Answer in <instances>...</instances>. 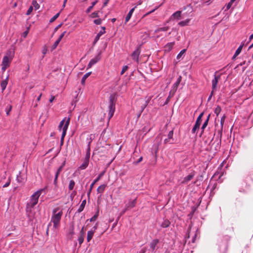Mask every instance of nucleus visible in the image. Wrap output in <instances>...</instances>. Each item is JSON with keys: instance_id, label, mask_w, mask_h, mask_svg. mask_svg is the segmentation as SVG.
<instances>
[{"instance_id": "obj_43", "label": "nucleus", "mask_w": 253, "mask_h": 253, "mask_svg": "<svg viewBox=\"0 0 253 253\" xmlns=\"http://www.w3.org/2000/svg\"><path fill=\"white\" fill-rule=\"evenodd\" d=\"M60 42V41L59 40H58V39L54 43V44H53V45L51 47L52 50H54L56 48V47L58 45Z\"/></svg>"}, {"instance_id": "obj_55", "label": "nucleus", "mask_w": 253, "mask_h": 253, "mask_svg": "<svg viewBox=\"0 0 253 253\" xmlns=\"http://www.w3.org/2000/svg\"><path fill=\"white\" fill-rule=\"evenodd\" d=\"M89 158H90V157L85 156L84 159V161L88 165L89 161Z\"/></svg>"}, {"instance_id": "obj_60", "label": "nucleus", "mask_w": 253, "mask_h": 253, "mask_svg": "<svg viewBox=\"0 0 253 253\" xmlns=\"http://www.w3.org/2000/svg\"><path fill=\"white\" fill-rule=\"evenodd\" d=\"M127 209L128 208L125 207V208L124 210H123L121 212L120 215H122L123 214H124Z\"/></svg>"}, {"instance_id": "obj_37", "label": "nucleus", "mask_w": 253, "mask_h": 253, "mask_svg": "<svg viewBox=\"0 0 253 253\" xmlns=\"http://www.w3.org/2000/svg\"><path fill=\"white\" fill-rule=\"evenodd\" d=\"M221 108L219 106H217L214 110V113L217 116H218L219 114L221 112Z\"/></svg>"}, {"instance_id": "obj_25", "label": "nucleus", "mask_w": 253, "mask_h": 253, "mask_svg": "<svg viewBox=\"0 0 253 253\" xmlns=\"http://www.w3.org/2000/svg\"><path fill=\"white\" fill-rule=\"evenodd\" d=\"M244 45V43H242V44L240 45V46L237 48L236 51H235V56H237L241 52L242 48L243 46Z\"/></svg>"}, {"instance_id": "obj_13", "label": "nucleus", "mask_w": 253, "mask_h": 253, "mask_svg": "<svg viewBox=\"0 0 253 253\" xmlns=\"http://www.w3.org/2000/svg\"><path fill=\"white\" fill-rule=\"evenodd\" d=\"M65 162H64L62 165L58 169L56 173H55V178H54V183H56V180L58 178V175H59L60 173L61 172V171L62 170V169L65 165Z\"/></svg>"}, {"instance_id": "obj_15", "label": "nucleus", "mask_w": 253, "mask_h": 253, "mask_svg": "<svg viewBox=\"0 0 253 253\" xmlns=\"http://www.w3.org/2000/svg\"><path fill=\"white\" fill-rule=\"evenodd\" d=\"M74 234V227L72 225L70 229H69V232L68 233V238L70 240H72L73 238V236Z\"/></svg>"}, {"instance_id": "obj_4", "label": "nucleus", "mask_w": 253, "mask_h": 253, "mask_svg": "<svg viewBox=\"0 0 253 253\" xmlns=\"http://www.w3.org/2000/svg\"><path fill=\"white\" fill-rule=\"evenodd\" d=\"M10 60L11 59L7 56H5L3 57L1 64L2 70L3 71H5L6 69L9 66Z\"/></svg>"}, {"instance_id": "obj_31", "label": "nucleus", "mask_w": 253, "mask_h": 253, "mask_svg": "<svg viewBox=\"0 0 253 253\" xmlns=\"http://www.w3.org/2000/svg\"><path fill=\"white\" fill-rule=\"evenodd\" d=\"M200 125L195 123L194 126L192 129V133H195L197 129H199Z\"/></svg>"}, {"instance_id": "obj_30", "label": "nucleus", "mask_w": 253, "mask_h": 253, "mask_svg": "<svg viewBox=\"0 0 253 253\" xmlns=\"http://www.w3.org/2000/svg\"><path fill=\"white\" fill-rule=\"evenodd\" d=\"M10 181L9 179L7 180V181L5 184H3L2 182H0V188H1V187L5 188V187H7L10 184Z\"/></svg>"}, {"instance_id": "obj_6", "label": "nucleus", "mask_w": 253, "mask_h": 253, "mask_svg": "<svg viewBox=\"0 0 253 253\" xmlns=\"http://www.w3.org/2000/svg\"><path fill=\"white\" fill-rule=\"evenodd\" d=\"M141 50L140 46L137 48L131 54L132 59L135 60L137 62H138L139 56Z\"/></svg>"}, {"instance_id": "obj_64", "label": "nucleus", "mask_w": 253, "mask_h": 253, "mask_svg": "<svg viewBox=\"0 0 253 253\" xmlns=\"http://www.w3.org/2000/svg\"><path fill=\"white\" fill-rule=\"evenodd\" d=\"M54 99H55V97L53 95H51L50 97V98L49 99V102H52L53 101V100H54Z\"/></svg>"}, {"instance_id": "obj_1", "label": "nucleus", "mask_w": 253, "mask_h": 253, "mask_svg": "<svg viewBox=\"0 0 253 253\" xmlns=\"http://www.w3.org/2000/svg\"><path fill=\"white\" fill-rule=\"evenodd\" d=\"M63 212L59 208H56L53 209L51 221L53 223V227L55 229L59 226L61 218L62 216Z\"/></svg>"}, {"instance_id": "obj_24", "label": "nucleus", "mask_w": 253, "mask_h": 253, "mask_svg": "<svg viewBox=\"0 0 253 253\" xmlns=\"http://www.w3.org/2000/svg\"><path fill=\"white\" fill-rule=\"evenodd\" d=\"M86 204V201L85 200H84L82 204H81L79 208L78 209V212H81V211H82L84 208V206H85V205Z\"/></svg>"}, {"instance_id": "obj_32", "label": "nucleus", "mask_w": 253, "mask_h": 253, "mask_svg": "<svg viewBox=\"0 0 253 253\" xmlns=\"http://www.w3.org/2000/svg\"><path fill=\"white\" fill-rule=\"evenodd\" d=\"M169 29V27H162V28H158V29L155 30V32L157 33L160 31H167V30H168Z\"/></svg>"}, {"instance_id": "obj_49", "label": "nucleus", "mask_w": 253, "mask_h": 253, "mask_svg": "<svg viewBox=\"0 0 253 253\" xmlns=\"http://www.w3.org/2000/svg\"><path fill=\"white\" fill-rule=\"evenodd\" d=\"M128 67L127 66H124L122 69L121 74L123 75L124 73L127 70Z\"/></svg>"}, {"instance_id": "obj_59", "label": "nucleus", "mask_w": 253, "mask_h": 253, "mask_svg": "<svg viewBox=\"0 0 253 253\" xmlns=\"http://www.w3.org/2000/svg\"><path fill=\"white\" fill-rule=\"evenodd\" d=\"M233 3H230V1L226 5V10H228L230 8L232 5Z\"/></svg>"}, {"instance_id": "obj_63", "label": "nucleus", "mask_w": 253, "mask_h": 253, "mask_svg": "<svg viewBox=\"0 0 253 253\" xmlns=\"http://www.w3.org/2000/svg\"><path fill=\"white\" fill-rule=\"evenodd\" d=\"M96 219V216H93L90 219V222L95 221Z\"/></svg>"}, {"instance_id": "obj_62", "label": "nucleus", "mask_w": 253, "mask_h": 253, "mask_svg": "<svg viewBox=\"0 0 253 253\" xmlns=\"http://www.w3.org/2000/svg\"><path fill=\"white\" fill-rule=\"evenodd\" d=\"M213 91H214V90H212L211 91L210 96H209L208 99V101H209L211 99V97H212V95L213 94Z\"/></svg>"}, {"instance_id": "obj_14", "label": "nucleus", "mask_w": 253, "mask_h": 253, "mask_svg": "<svg viewBox=\"0 0 253 253\" xmlns=\"http://www.w3.org/2000/svg\"><path fill=\"white\" fill-rule=\"evenodd\" d=\"M8 77H7L6 78L5 80H3L0 83V87L1 88L2 92L4 91V90L5 89L7 86L8 83Z\"/></svg>"}, {"instance_id": "obj_9", "label": "nucleus", "mask_w": 253, "mask_h": 253, "mask_svg": "<svg viewBox=\"0 0 253 253\" xmlns=\"http://www.w3.org/2000/svg\"><path fill=\"white\" fill-rule=\"evenodd\" d=\"M220 76L219 75L216 76L214 75V78L212 81V90H215L217 87V84L218 82L219 79H220Z\"/></svg>"}, {"instance_id": "obj_29", "label": "nucleus", "mask_w": 253, "mask_h": 253, "mask_svg": "<svg viewBox=\"0 0 253 253\" xmlns=\"http://www.w3.org/2000/svg\"><path fill=\"white\" fill-rule=\"evenodd\" d=\"M208 123V119H206V120L205 121L201 127V134L204 132V129L207 126Z\"/></svg>"}, {"instance_id": "obj_17", "label": "nucleus", "mask_w": 253, "mask_h": 253, "mask_svg": "<svg viewBox=\"0 0 253 253\" xmlns=\"http://www.w3.org/2000/svg\"><path fill=\"white\" fill-rule=\"evenodd\" d=\"M136 6H135L134 7L132 8V9H131L130 10V11H129L128 13L127 14V15H126V19H125V23H126V22H127L130 19L131 16H132V14L135 9V8H136Z\"/></svg>"}, {"instance_id": "obj_50", "label": "nucleus", "mask_w": 253, "mask_h": 253, "mask_svg": "<svg viewBox=\"0 0 253 253\" xmlns=\"http://www.w3.org/2000/svg\"><path fill=\"white\" fill-rule=\"evenodd\" d=\"M106 187V184H103L101 185H100L97 189V190H103Z\"/></svg>"}, {"instance_id": "obj_26", "label": "nucleus", "mask_w": 253, "mask_h": 253, "mask_svg": "<svg viewBox=\"0 0 253 253\" xmlns=\"http://www.w3.org/2000/svg\"><path fill=\"white\" fill-rule=\"evenodd\" d=\"M203 115H204V112L201 113L199 115L198 117L197 118L195 123L201 125V122H202V118Z\"/></svg>"}, {"instance_id": "obj_34", "label": "nucleus", "mask_w": 253, "mask_h": 253, "mask_svg": "<svg viewBox=\"0 0 253 253\" xmlns=\"http://www.w3.org/2000/svg\"><path fill=\"white\" fill-rule=\"evenodd\" d=\"M32 5H33V7H34L35 10L38 9L40 7V5L37 2L36 0H33L32 1Z\"/></svg>"}, {"instance_id": "obj_61", "label": "nucleus", "mask_w": 253, "mask_h": 253, "mask_svg": "<svg viewBox=\"0 0 253 253\" xmlns=\"http://www.w3.org/2000/svg\"><path fill=\"white\" fill-rule=\"evenodd\" d=\"M62 25V23H61L59 24L58 26H57L55 29H54V32H56L59 28H60Z\"/></svg>"}, {"instance_id": "obj_12", "label": "nucleus", "mask_w": 253, "mask_h": 253, "mask_svg": "<svg viewBox=\"0 0 253 253\" xmlns=\"http://www.w3.org/2000/svg\"><path fill=\"white\" fill-rule=\"evenodd\" d=\"M181 79H182L181 76H179V77L177 79L176 82L173 84V91L172 94V95H173L174 94L175 91H176V90L177 89V87H178V86L179 85L180 82L181 81Z\"/></svg>"}, {"instance_id": "obj_21", "label": "nucleus", "mask_w": 253, "mask_h": 253, "mask_svg": "<svg viewBox=\"0 0 253 253\" xmlns=\"http://www.w3.org/2000/svg\"><path fill=\"white\" fill-rule=\"evenodd\" d=\"M212 192L213 191H211L210 193H208L207 194V195H206V191H205L204 193V194L203 195L202 197H200V198L201 199V200H204L205 201H207L206 200V198L207 197H208L209 198H210L211 196L212 195Z\"/></svg>"}, {"instance_id": "obj_8", "label": "nucleus", "mask_w": 253, "mask_h": 253, "mask_svg": "<svg viewBox=\"0 0 253 253\" xmlns=\"http://www.w3.org/2000/svg\"><path fill=\"white\" fill-rule=\"evenodd\" d=\"M100 54H99L90 61L88 64L87 68H91L92 66H93L94 64H96L97 62H98L100 60Z\"/></svg>"}, {"instance_id": "obj_11", "label": "nucleus", "mask_w": 253, "mask_h": 253, "mask_svg": "<svg viewBox=\"0 0 253 253\" xmlns=\"http://www.w3.org/2000/svg\"><path fill=\"white\" fill-rule=\"evenodd\" d=\"M181 13H182L181 11H179V10L175 12H174L172 15L171 16L173 17L174 19H175L176 20H180V19L184 18V17L183 16V15H182Z\"/></svg>"}, {"instance_id": "obj_58", "label": "nucleus", "mask_w": 253, "mask_h": 253, "mask_svg": "<svg viewBox=\"0 0 253 253\" xmlns=\"http://www.w3.org/2000/svg\"><path fill=\"white\" fill-rule=\"evenodd\" d=\"M97 226H98V223H96V224L92 227V228L90 230L93 231V232H95V230L97 228Z\"/></svg>"}, {"instance_id": "obj_19", "label": "nucleus", "mask_w": 253, "mask_h": 253, "mask_svg": "<svg viewBox=\"0 0 253 253\" xmlns=\"http://www.w3.org/2000/svg\"><path fill=\"white\" fill-rule=\"evenodd\" d=\"M105 33V31H100L98 34L97 35H96V37L95 38V39L93 41V44L94 45L97 42V41L99 40L100 37L103 35L104 34V33Z\"/></svg>"}, {"instance_id": "obj_33", "label": "nucleus", "mask_w": 253, "mask_h": 253, "mask_svg": "<svg viewBox=\"0 0 253 253\" xmlns=\"http://www.w3.org/2000/svg\"><path fill=\"white\" fill-rule=\"evenodd\" d=\"M75 183L73 180H70L69 184V190H73L74 187Z\"/></svg>"}, {"instance_id": "obj_10", "label": "nucleus", "mask_w": 253, "mask_h": 253, "mask_svg": "<svg viewBox=\"0 0 253 253\" xmlns=\"http://www.w3.org/2000/svg\"><path fill=\"white\" fill-rule=\"evenodd\" d=\"M69 123H70V118H68L66 120L65 124L64 125V126L63 127V131H62V136H61L62 137H64L66 135V131H67L68 127L69 126Z\"/></svg>"}, {"instance_id": "obj_41", "label": "nucleus", "mask_w": 253, "mask_h": 253, "mask_svg": "<svg viewBox=\"0 0 253 253\" xmlns=\"http://www.w3.org/2000/svg\"><path fill=\"white\" fill-rule=\"evenodd\" d=\"M90 142H89L88 144V147H87V151H86V155H85V156H87L88 157H90Z\"/></svg>"}, {"instance_id": "obj_3", "label": "nucleus", "mask_w": 253, "mask_h": 253, "mask_svg": "<svg viewBox=\"0 0 253 253\" xmlns=\"http://www.w3.org/2000/svg\"><path fill=\"white\" fill-rule=\"evenodd\" d=\"M115 97L113 95H110L109 97V119L110 120L113 116L115 110Z\"/></svg>"}, {"instance_id": "obj_42", "label": "nucleus", "mask_w": 253, "mask_h": 253, "mask_svg": "<svg viewBox=\"0 0 253 253\" xmlns=\"http://www.w3.org/2000/svg\"><path fill=\"white\" fill-rule=\"evenodd\" d=\"M88 164L84 161L83 163L80 166L79 169H84L88 166Z\"/></svg>"}, {"instance_id": "obj_44", "label": "nucleus", "mask_w": 253, "mask_h": 253, "mask_svg": "<svg viewBox=\"0 0 253 253\" xmlns=\"http://www.w3.org/2000/svg\"><path fill=\"white\" fill-rule=\"evenodd\" d=\"M17 181L19 183H22L23 182L24 179L22 178L21 176L20 175V173L17 176Z\"/></svg>"}, {"instance_id": "obj_23", "label": "nucleus", "mask_w": 253, "mask_h": 253, "mask_svg": "<svg viewBox=\"0 0 253 253\" xmlns=\"http://www.w3.org/2000/svg\"><path fill=\"white\" fill-rule=\"evenodd\" d=\"M190 19H186L184 21H180L178 23V25L181 27H183V26H186L188 24V23H189L190 22Z\"/></svg>"}, {"instance_id": "obj_39", "label": "nucleus", "mask_w": 253, "mask_h": 253, "mask_svg": "<svg viewBox=\"0 0 253 253\" xmlns=\"http://www.w3.org/2000/svg\"><path fill=\"white\" fill-rule=\"evenodd\" d=\"M186 49H184L183 50H182L179 53V54L177 55V59H180V58L181 57V56H182V55L186 52Z\"/></svg>"}, {"instance_id": "obj_28", "label": "nucleus", "mask_w": 253, "mask_h": 253, "mask_svg": "<svg viewBox=\"0 0 253 253\" xmlns=\"http://www.w3.org/2000/svg\"><path fill=\"white\" fill-rule=\"evenodd\" d=\"M97 1L96 0L95 1H93L91 3V5L89 6L87 9H86V12L87 13H88L90 12V11L91 10V9H92V8L93 7V6L96 4V3H97Z\"/></svg>"}, {"instance_id": "obj_47", "label": "nucleus", "mask_w": 253, "mask_h": 253, "mask_svg": "<svg viewBox=\"0 0 253 253\" xmlns=\"http://www.w3.org/2000/svg\"><path fill=\"white\" fill-rule=\"evenodd\" d=\"M102 19H97L94 20V23L96 25H100L102 23Z\"/></svg>"}, {"instance_id": "obj_52", "label": "nucleus", "mask_w": 253, "mask_h": 253, "mask_svg": "<svg viewBox=\"0 0 253 253\" xmlns=\"http://www.w3.org/2000/svg\"><path fill=\"white\" fill-rule=\"evenodd\" d=\"M173 134V130L170 131L169 132V134H168V138H169V139H171L172 138Z\"/></svg>"}, {"instance_id": "obj_36", "label": "nucleus", "mask_w": 253, "mask_h": 253, "mask_svg": "<svg viewBox=\"0 0 253 253\" xmlns=\"http://www.w3.org/2000/svg\"><path fill=\"white\" fill-rule=\"evenodd\" d=\"M60 12L57 13L55 14L53 17H52L49 20L50 23H52L54 22L59 16Z\"/></svg>"}, {"instance_id": "obj_16", "label": "nucleus", "mask_w": 253, "mask_h": 253, "mask_svg": "<svg viewBox=\"0 0 253 253\" xmlns=\"http://www.w3.org/2000/svg\"><path fill=\"white\" fill-rule=\"evenodd\" d=\"M136 198H135L134 200L129 201L127 204H126V207L128 209L133 208L136 204Z\"/></svg>"}, {"instance_id": "obj_48", "label": "nucleus", "mask_w": 253, "mask_h": 253, "mask_svg": "<svg viewBox=\"0 0 253 253\" xmlns=\"http://www.w3.org/2000/svg\"><path fill=\"white\" fill-rule=\"evenodd\" d=\"M33 10V6H30L26 12V15H30L31 13V12H32Z\"/></svg>"}, {"instance_id": "obj_56", "label": "nucleus", "mask_w": 253, "mask_h": 253, "mask_svg": "<svg viewBox=\"0 0 253 253\" xmlns=\"http://www.w3.org/2000/svg\"><path fill=\"white\" fill-rule=\"evenodd\" d=\"M66 32L64 31L63 33H62L61 35L59 36V38L58 39V40L61 41L63 37L64 36L65 34H66Z\"/></svg>"}, {"instance_id": "obj_2", "label": "nucleus", "mask_w": 253, "mask_h": 253, "mask_svg": "<svg viewBox=\"0 0 253 253\" xmlns=\"http://www.w3.org/2000/svg\"><path fill=\"white\" fill-rule=\"evenodd\" d=\"M41 195V191H36L31 197V200L29 203L27 204V208L30 207L33 208L38 202L39 198Z\"/></svg>"}, {"instance_id": "obj_35", "label": "nucleus", "mask_w": 253, "mask_h": 253, "mask_svg": "<svg viewBox=\"0 0 253 253\" xmlns=\"http://www.w3.org/2000/svg\"><path fill=\"white\" fill-rule=\"evenodd\" d=\"M12 109V106L11 105H8L5 108L6 114L7 116L9 115V113Z\"/></svg>"}, {"instance_id": "obj_38", "label": "nucleus", "mask_w": 253, "mask_h": 253, "mask_svg": "<svg viewBox=\"0 0 253 253\" xmlns=\"http://www.w3.org/2000/svg\"><path fill=\"white\" fill-rule=\"evenodd\" d=\"M99 11H95L91 14L90 16L92 18L99 17Z\"/></svg>"}, {"instance_id": "obj_46", "label": "nucleus", "mask_w": 253, "mask_h": 253, "mask_svg": "<svg viewBox=\"0 0 253 253\" xmlns=\"http://www.w3.org/2000/svg\"><path fill=\"white\" fill-rule=\"evenodd\" d=\"M174 45V42H169V43H168L167 45H166V47L168 48L169 50H170L172 48V46L173 45Z\"/></svg>"}, {"instance_id": "obj_27", "label": "nucleus", "mask_w": 253, "mask_h": 253, "mask_svg": "<svg viewBox=\"0 0 253 253\" xmlns=\"http://www.w3.org/2000/svg\"><path fill=\"white\" fill-rule=\"evenodd\" d=\"M91 72H88L86 73L82 78L81 80V83L82 84H84L86 80V79L90 76Z\"/></svg>"}, {"instance_id": "obj_53", "label": "nucleus", "mask_w": 253, "mask_h": 253, "mask_svg": "<svg viewBox=\"0 0 253 253\" xmlns=\"http://www.w3.org/2000/svg\"><path fill=\"white\" fill-rule=\"evenodd\" d=\"M225 119V116L224 115L223 116V117L221 118V120H220V124H221L222 126H223V125L224 124Z\"/></svg>"}, {"instance_id": "obj_20", "label": "nucleus", "mask_w": 253, "mask_h": 253, "mask_svg": "<svg viewBox=\"0 0 253 253\" xmlns=\"http://www.w3.org/2000/svg\"><path fill=\"white\" fill-rule=\"evenodd\" d=\"M170 221L168 219L164 220L161 223V226L163 228H167L170 225Z\"/></svg>"}, {"instance_id": "obj_54", "label": "nucleus", "mask_w": 253, "mask_h": 253, "mask_svg": "<svg viewBox=\"0 0 253 253\" xmlns=\"http://www.w3.org/2000/svg\"><path fill=\"white\" fill-rule=\"evenodd\" d=\"M218 175H219L218 179H220L221 177L223 175V173H219V172H216V173H215V174L213 175V176L216 177L217 176H218Z\"/></svg>"}, {"instance_id": "obj_51", "label": "nucleus", "mask_w": 253, "mask_h": 253, "mask_svg": "<svg viewBox=\"0 0 253 253\" xmlns=\"http://www.w3.org/2000/svg\"><path fill=\"white\" fill-rule=\"evenodd\" d=\"M148 101H146L145 104L141 106V113H142L143 111V110H144V109L146 108V107L148 105Z\"/></svg>"}, {"instance_id": "obj_5", "label": "nucleus", "mask_w": 253, "mask_h": 253, "mask_svg": "<svg viewBox=\"0 0 253 253\" xmlns=\"http://www.w3.org/2000/svg\"><path fill=\"white\" fill-rule=\"evenodd\" d=\"M159 243V240L157 239L153 240L150 243V248L152 252H155L158 249V244Z\"/></svg>"}, {"instance_id": "obj_7", "label": "nucleus", "mask_w": 253, "mask_h": 253, "mask_svg": "<svg viewBox=\"0 0 253 253\" xmlns=\"http://www.w3.org/2000/svg\"><path fill=\"white\" fill-rule=\"evenodd\" d=\"M195 172L194 171L190 173L187 176H185L183 180L181 181L182 183H187L191 180H192L193 177L195 176Z\"/></svg>"}, {"instance_id": "obj_40", "label": "nucleus", "mask_w": 253, "mask_h": 253, "mask_svg": "<svg viewBox=\"0 0 253 253\" xmlns=\"http://www.w3.org/2000/svg\"><path fill=\"white\" fill-rule=\"evenodd\" d=\"M66 118H64V119H63L62 121H61L59 124V125L58 126V128L60 130H61V128L62 127L64 126V125L65 124V120Z\"/></svg>"}, {"instance_id": "obj_18", "label": "nucleus", "mask_w": 253, "mask_h": 253, "mask_svg": "<svg viewBox=\"0 0 253 253\" xmlns=\"http://www.w3.org/2000/svg\"><path fill=\"white\" fill-rule=\"evenodd\" d=\"M219 134H220V139H219V141L217 140L216 142L215 141L212 144V145H215V150H218V149H219L220 147L221 132H219Z\"/></svg>"}, {"instance_id": "obj_57", "label": "nucleus", "mask_w": 253, "mask_h": 253, "mask_svg": "<svg viewBox=\"0 0 253 253\" xmlns=\"http://www.w3.org/2000/svg\"><path fill=\"white\" fill-rule=\"evenodd\" d=\"M85 232L84 231V227L83 226L80 231V236H84Z\"/></svg>"}, {"instance_id": "obj_45", "label": "nucleus", "mask_w": 253, "mask_h": 253, "mask_svg": "<svg viewBox=\"0 0 253 253\" xmlns=\"http://www.w3.org/2000/svg\"><path fill=\"white\" fill-rule=\"evenodd\" d=\"M78 240L80 246H81L84 242V236H80Z\"/></svg>"}, {"instance_id": "obj_22", "label": "nucleus", "mask_w": 253, "mask_h": 253, "mask_svg": "<svg viewBox=\"0 0 253 253\" xmlns=\"http://www.w3.org/2000/svg\"><path fill=\"white\" fill-rule=\"evenodd\" d=\"M94 232L93 231L89 230L87 232V241L89 242L92 239Z\"/></svg>"}]
</instances>
